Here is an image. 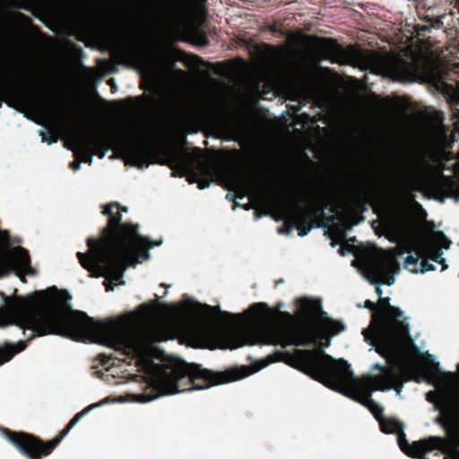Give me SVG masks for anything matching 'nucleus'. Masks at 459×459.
I'll return each mask as SVG.
<instances>
[{"mask_svg": "<svg viewBox=\"0 0 459 459\" xmlns=\"http://www.w3.org/2000/svg\"><path fill=\"white\" fill-rule=\"evenodd\" d=\"M116 324L117 351L125 348L132 352L135 364L158 391L155 395H135V402L145 403L165 395L204 390L250 375L245 367L231 368L224 372L211 371L178 357L167 358L162 364L156 363L154 359L162 352L158 343L171 339L173 333L169 324L152 316V307L148 303H143L136 311L117 316Z\"/></svg>", "mask_w": 459, "mask_h": 459, "instance_id": "f257e3e1", "label": "nucleus"}, {"mask_svg": "<svg viewBox=\"0 0 459 459\" xmlns=\"http://www.w3.org/2000/svg\"><path fill=\"white\" fill-rule=\"evenodd\" d=\"M55 292L45 306L30 297H4V308L0 309V325H14L22 329L25 341L0 347V366L15 354L24 351L27 342L48 334L60 335L76 342L97 343L115 350V316L94 320L86 313L74 310L69 304L72 297L67 290L53 286L45 291H36L39 299Z\"/></svg>", "mask_w": 459, "mask_h": 459, "instance_id": "f03ea898", "label": "nucleus"}, {"mask_svg": "<svg viewBox=\"0 0 459 459\" xmlns=\"http://www.w3.org/2000/svg\"><path fill=\"white\" fill-rule=\"evenodd\" d=\"M298 313L305 320H313V324L291 325L276 320L271 308L265 303L251 306L244 315L221 312L220 307L203 305L189 297L179 303H174V308L189 316L197 330L206 333L218 332L219 316L236 325H250L253 344H274L281 346H306L315 344L321 339L333 337L345 330L342 321H333L327 317L323 310L322 299H299Z\"/></svg>", "mask_w": 459, "mask_h": 459, "instance_id": "7ed1b4c3", "label": "nucleus"}, {"mask_svg": "<svg viewBox=\"0 0 459 459\" xmlns=\"http://www.w3.org/2000/svg\"><path fill=\"white\" fill-rule=\"evenodd\" d=\"M277 361H285L331 390L363 404L377 416L384 411V407L372 398L373 393L393 390V383L399 377L394 368L377 362L371 369H379L380 374L368 373L357 379L347 360L328 355L322 347L298 350L295 353L275 351L263 360L262 368Z\"/></svg>", "mask_w": 459, "mask_h": 459, "instance_id": "20e7f679", "label": "nucleus"}, {"mask_svg": "<svg viewBox=\"0 0 459 459\" xmlns=\"http://www.w3.org/2000/svg\"><path fill=\"white\" fill-rule=\"evenodd\" d=\"M322 59L334 64L358 66L362 70L372 69L373 73L399 82H414L422 79L424 67L409 62L400 56H382L377 53H366L359 49H343L335 41L328 39L322 48Z\"/></svg>", "mask_w": 459, "mask_h": 459, "instance_id": "39448f33", "label": "nucleus"}, {"mask_svg": "<svg viewBox=\"0 0 459 459\" xmlns=\"http://www.w3.org/2000/svg\"><path fill=\"white\" fill-rule=\"evenodd\" d=\"M115 202L102 206L101 213L108 215V225L101 230L100 237H89L86 240L88 251L78 252L77 258L81 265L91 277H104L103 284L107 291L115 289Z\"/></svg>", "mask_w": 459, "mask_h": 459, "instance_id": "423d86ee", "label": "nucleus"}, {"mask_svg": "<svg viewBox=\"0 0 459 459\" xmlns=\"http://www.w3.org/2000/svg\"><path fill=\"white\" fill-rule=\"evenodd\" d=\"M62 121L71 124L74 128V139L76 148H70L74 152L75 159L80 162H92V156L103 158L108 151H111L110 159H115V101L109 102L108 130L90 127L82 117L64 105L58 108Z\"/></svg>", "mask_w": 459, "mask_h": 459, "instance_id": "0eeeda50", "label": "nucleus"}, {"mask_svg": "<svg viewBox=\"0 0 459 459\" xmlns=\"http://www.w3.org/2000/svg\"><path fill=\"white\" fill-rule=\"evenodd\" d=\"M391 298L382 299L388 310L377 322L362 331L365 342L389 361L399 358L404 341L410 336V325L403 317V311L389 304Z\"/></svg>", "mask_w": 459, "mask_h": 459, "instance_id": "6e6552de", "label": "nucleus"}, {"mask_svg": "<svg viewBox=\"0 0 459 459\" xmlns=\"http://www.w3.org/2000/svg\"><path fill=\"white\" fill-rule=\"evenodd\" d=\"M120 204L117 203V287L126 284L123 276L127 268L135 266L151 257L150 248L160 247L162 238L152 241L139 233V224H123Z\"/></svg>", "mask_w": 459, "mask_h": 459, "instance_id": "1a4fd4ad", "label": "nucleus"}, {"mask_svg": "<svg viewBox=\"0 0 459 459\" xmlns=\"http://www.w3.org/2000/svg\"><path fill=\"white\" fill-rule=\"evenodd\" d=\"M115 403V396L109 395L99 403H92L76 413L66 427L53 439L45 442L39 437L23 431H13L3 429V436L28 459H41L49 455L75 424L92 409L106 403Z\"/></svg>", "mask_w": 459, "mask_h": 459, "instance_id": "9d476101", "label": "nucleus"}, {"mask_svg": "<svg viewBox=\"0 0 459 459\" xmlns=\"http://www.w3.org/2000/svg\"><path fill=\"white\" fill-rule=\"evenodd\" d=\"M427 401L432 403L439 414L434 420L446 432L443 448L449 446L459 447V385L445 384L437 392L429 391Z\"/></svg>", "mask_w": 459, "mask_h": 459, "instance_id": "9b49d317", "label": "nucleus"}, {"mask_svg": "<svg viewBox=\"0 0 459 459\" xmlns=\"http://www.w3.org/2000/svg\"><path fill=\"white\" fill-rule=\"evenodd\" d=\"M10 236L7 230H0V278L14 273L22 282L25 275H35L28 250L22 247H9Z\"/></svg>", "mask_w": 459, "mask_h": 459, "instance_id": "f8f14e48", "label": "nucleus"}, {"mask_svg": "<svg viewBox=\"0 0 459 459\" xmlns=\"http://www.w3.org/2000/svg\"><path fill=\"white\" fill-rule=\"evenodd\" d=\"M384 411L375 418L380 422L382 431L386 434L398 432V444L401 449L407 455L414 457L424 458V455L436 449L443 448L445 440L439 437H429L410 445L405 439L404 424L397 420H386L383 418Z\"/></svg>", "mask_w": 459, "mask_h": 459, "instance_id": "ddd939ff", "label": "nucleus"}, {"mask_svg": "<svg viewBox=\"0 0 459 459\" xmlns=\"http://www.w3.org/2000/svg\"><path fill=\"white\" fill-rule=\"evenodd\" d=\"M0 92L12 102L22 105L42 106L46 103L43 91L39 88L33 87L27 79L0 78Z\"/></svg>", "mask_w": 459, "mask_h": 459, "instance_id": "4468645a", "label": "nucleus"}, {"mask_svg": "<svg viewBox=\"0 0 459 459\" xmlns=\"http://www.w3.org/2000/svg\"><path fill=\"white\" fill-rule=\"evenodd\" d=\"M139 70L144 84L158 89L168 78L164 64L154 55H145L139 61Z\"/></svg>", "mask_w": 459, "mask_h": 459, "instance_id": "2eb2a0df", "label": "nucleus"}, {"mask_svg": "<svg viewBox=\"0 0 459 459\" xmlns=\"http://www.w3.org/2000/svg\"><path fill=\"white\" fill-rule=\"evenodd\" d=\"M395 261L388 256H382L371 261L365 270L364 277L376 287L379 298L383 296V282L379 279L385 277L394 266Z\"/></svg>", "mask_w": 459, "mask_h": 459, "instance_id": "dca6fc26", "label": "nucleus"}, {"mask_svg": "<svg viewBox=\"0 0 459 459\" xmlns=\"http://www.w3.org/2000/svg\"><path fill=\"white\" fill-rule=\"evenodd\" d=\"M153 133L149 131L139 132L134 143V152L135 155L136 164L141 169L149 167L147 158L152 149Z\"/></svg>", "mask_w": 459, "mask_h": 459, "instance_id": "f3484780", "label": "nucleus"}, {"mask_svg": "<svg viewBox=\"0 0 459 459\" xmlns=\"http://www.w3.org/2000/svg\"><path fill=\"white\" fill-rule=\"evenodd\" d=\"M100 367H92L91 368L94 370L93 375H96L98 377L105 380L108 383H112V380L115 378V362L112 355L107 356L105 354H100Z\"/></svg>", "mask_w": 459, "mask_h": 459, "instance_id": "a211bd4d", "label": "nucleus"}, {"mask_svg": "<svg viewBox=\"0 0 459 459\" xmlns=\"http://www.w3.org/2000/svg\"><path fill=\"white\" fill-rule=\"evenodd\" d=\"M109 71L115 70V0H109Z\"/></svg>", "mask_w": 459, "mask_h": 459, "instance_id": "6ab92c4d", "label": "nucleus"}, {"mask_svg": "<svg viewBox=\"0 0 459 459\" xmlns=\"http://www.w3.org/2000/svg\"><path fill=\"white\" fill-rule=\"evenodd\" d=\"M226 333L229 335V339L223 345L221 346L222 349H238L246 344V341L243 336L239 335L235 329L227 330Z\"/></svg>", "mask_w": 459, "mask_h": 459, "instance_id": "aec40b11", "label": "nucleus"}, {"mask_svg": "<svg viewBox=\"0 0 459 459\" xmlns=\"http://www.w3.org/2000/svg\"><path fill=\"white\" fill-rule=\"evenodd\" d=\"M428 21L430 22V25H418L417 30L419 33H424L429 31L432 28L434 29H441L443 27V22L441 18H429Z\"/></svg>", "mask_w": 459, "mask_h": 459, "instance_id": "412c9836", "label": "nucleus"}, {"mask_svg": "<svg viewBox=\"0 0 459 459\" xmlns=\"http://www.w3.org/2000/svg\"><path fill=\"white\" fill-rule=\"evenodd\" d=\"M436 269H437V266L434 264H430L428 261H423L421 264V266L419 270L411 269V272L412 273H426L427 272L435 271Z\"/></svg>", "mask_w": 459, "mask_h": 459, "instance_id": "4be33fe9", "label": "nucleus"}, {"mask_svg": "<svg viewBox=\"0 0 459 459\" xmlns=\"http://www.w3.org/2000/svg\"><path fill=\"white\" fill-rule=\"evenodd\" d=\"M444 251L443 249H439L438 252L432 256V259L437 262L442 264V272L446 271L448 268V264L446 259L443 256Z\"/></svg>", "mask_w": 459, "mask_h": 459, "instance_id": "5701e85b", "label": "nucleus"}, {"mask_svg": "<svg viewBox=\"0 0 459 459\" xmlns=\"http://www.w3.org/2000/svg\"><path fill=\"white\" fill-rule=\"evenodd\" d=\"M117 64L119 59V48H120V35H119V6L118 0H117Z\"/></svg>", "mask_w": 459, "mask_h": 459, "instance_id": "b1692460", "label": "nucleus"}, {"mask_svg": "<svg viewBox=\"0 0 459 459\" xmlns=\"http://www.w3.org/2000/svg\"><path fill=\"white\" fill-rule=\"evenodd\" d=\"M40 135L42 137V142H46L48 144L57 142L59 137L56 132H49L48 135H47L44 132L40 131Z\"/></svg>", "mask_w": 459, "mask_h": 459, "instance_id": "393cba45", "label": "nucleus"}, {"mask_svg": "<svg viewBox=\"0 0 459 459\" xmlns=\"http://www.w3.org/2000/svg\"><path fill=\"white\" fill-rule=\"evenodd\" d=\"M14 16H15V19L17 20V22H19L20 23H22L25 26L32 25L31 19L29 16H27L26 14L18 12V13H14Z\"/></svg>", "mask_w": 459, "mask_h": 459, "instance_id": "a878e982", "label": "nucleus"}, {"mask_svg": "<svg viewBox=\"0 0 459 459\" xmlns=\"http://www.w3.org/2000/svg\"><path fill=\"white\" fill-rule=\"evenodd\" d=\"M145 8L147 12L155 13L158 11L159 8V2L158 0H146L145 2Z\"/></svg>", "mask_w": 459, "mask_h": 459, "instance_id": "bb28decb", "label": "nucleus"}, {"mask_svg": "<svg viewBox=\"0 0 459 459\" xmlns=\"http://www.w3.org/2000/svg\"><path fill=\"white\" fill-rule=\"evenodd\" d=\"M419 257L415 256L412 253H410L403 258V265L407 269L409 265L412 264H418Z\"/></svg>", "mask_w": 459, "mask_h": 459, "instance_id": "cd10ccee", "label": "nucleus"}, {"mask_svg": "<svg viewBox=\"0 0 459 459\" xmlns=\"http://www.w3.org/2000/svg\"><path fill=\"white\" fill-rule=\"evenodd\" d=\"M121 108L120 103L117 100V158H118V152L120 148L119 144V121H118V110Z\"/></svg>", "mask_w": 459, "mask_h": 459, "instance_id": "c85d7f7f", "label": "nucleus"}, {"mask_svg": "<svg viewBox=\"0 0 459 459\" xmlns=\"http://www.w3.org/2000/svg\"><path fill=\"white\" fill-rule=\"evenodd\" d=\"M422 355L427 359H429L430 362H432L434 365H436L438 369H440L441 368V364L440 362L438 361L437 356H435L434 354L430 353L429 351H426L422 353Z\"/></svg>", "mask_w": 459, "mask_h": 459, "instance_id": "c756f323", "label": "nucleus"}, {"mask_svg": "<svg viewBox=\"0 0 459 459\" xmlns=\"http://www.w3.org/2000/svg\"><path fill=\"white\" fill-rule=\"evenodd\" d=\"M399 377L393 383L394 387L393 389L395 391V396L399 399H403V396L402 395L403 391V385H396V383L398 382Z\"/></svg>", "mask_w": 459, "mask_h": 459, "instance_id": "7c9ffc66", "label": "nucleus"}, {"mask_svg": "<svg viewBox=\"0 0 459 459\" xmlns=\"http://www.w3.org/2000/svg\"><path fill=\"white\" fill-rule=\"evenodd\" d=\"M195 43L198 45V46H206L207 45V39H205V37L203 35V34H200V33H197V39L195 40Z\"/></svg>", "mask_w": 459, "mask_h": 459, "instance_id": "2f4dec72", "label": "nucleus"}, {"mask_svg": "<svg viewBox=\"0 0 459 459\" xmlns=\"http://www.w3.org/2000/svg\"><path fill=\"white\" fill-rule=\"evenodd\" d=\"M310 231H311V228H308V227L301 228L299 231V236L300 238H304V237L307 236Z\"/></svg>", "mask_w": 459, "mask_h": 459, "instance_id": "473e14b6", "label": "nucleus"}, {"mask_svg": "<svg viewBox=\"0 0 459 459\" xmlns=\"http://www.w3.org/2000/svg\"><path fill=\"white\" fill-rule=\"evenodd\" d=\"M279 234H286L290 235L292 233V228L291 227H282L278 230Z\"/></svg>", "mask_w": 459, "mask_h": 459, "instance_id": "72a5a7b5", "label": "nucleus"}, {"mask_svg": "<svg viewBox=\"0 0 459 459\" xmlns=\"http://www.w3.org/2000/svg\"><path fill=\"white\" fill-rule=\"evenodd\" d=\"M338 253L342 255V256H346L348 255L351 254V249L350 247H342L339 250H338Z\"/></svg>", "mask_w": 459, "mask_h": 459, "instance_id": "f704fd0d", "label": "nucleus"}, {"mask_svg": "<svg viewBox=\"0 0 459 459\" xmlns=\"http://www.w3.org/2000/svg\"><path fill=\"white\" fill-rule=\"evenodd\" d=\"M69 166L73 170H77L80 169L81 162L78 159H75V160L72 161Z\"/></svg>", "mask_w": 459, "mask_h": 459, "instance_id": "c9c22d12", "label": "nucleus"}, {"mask_svg": "<svg viewBox=\"0 0 459 459\" xmlns=\"http://www.w3.org/2000/svg\"><path fill=\"white\" fill-rule=\"evenodd\" d=\"M395 280H396L395 275L390 276V277H388V278H387V279L383 282V284H385V285H387V286H392L393 284H394Z\"/></svg>", "mask_w": 459, "mask_h": 459, "instance_id": "e433bc0d", "label": "nucleus"}, {"mask_svg": "<svg viewBox=\"0 0 459 459\" xmlns=\"http://www.w3.org/2000/svg\"><path fill=\"white\" fill-rule=\"evenodd\" d=\"M108 85L110 86V90L113 92L115 90V78L110 77L108 81Z\"/></svg>", "mask_w": 459, "mask_h": 459, "instance_id": "4c0bfd02", "label": "nucleus"}, {"mask_svg": "<svg viewBox=\"0 0 459 459\" xmlns=\"http://www.w3.org/2000/svg\"><path fill=\"white\" fill-rule=\"evenodd\" d=\"M238 206L245 208L247 211H249L251 209L249 204H240L236 203L233 210L236 211Z\"/></svg>", "mask_w": 459, "mask_h": 459, "instance_id": "58836bf2", "label": "nucleus"}, {"mask_svg": "<svg viewBox=\"0 0 459 459\" xmlns=\"http://www.w3.org/2000/svg\"><path fill=\"white\" fill-rule=\"evenodd\" d=\"M226 198H227L228 200H230V201H233V202H235V203H236V199H237V198H240V199L244 198V195H239V196L235 197V196H233V195H230V194H228V195H227V196H226Z\"/></svg>", "mask_w": 459, "mask_h": 459, "instance_id": "ea45409f", "label": "nucleus"}, {"mask_svg": "<svg viewBox=\"0 0 459 459\" xmlns=\"http://www.w3.org/2000/svg\"><path fill=\"white\" fill-rule=\"evenodd\" d=\"M266 214H270L275 221H281L283 219L281 215H276L271 212H267Z\"/></svg>", "mask_w": 459, "mask_h": 459, "instance_id": "a19ab883", "label": "nucleus"}, {"mask_svg": "<svg viewBox=\"0 0 459 459\" xmlns=\"http://www.w3.org/2000/svg\"><path fill=\"white\" fill-rule=\"evenodd\" d=\"M320 227L321 226H320V224L318 222L314 221L309 228H311V230H313V229H317V228H320Z\"/></svg>", "mask_w": 459, "mask_h": 459, "instance_id": "79ce46f5", "label": "nucleus"}, {"mask_svg": "<svg viewBox=\"0 0 459 459\" xmlns=\"http://www.w3.org/2000/svg\"><path fill=\"white\" fill-rule=\"evenodd\" d=\"M413 344H414V349H415L416 352L419 354H421L420 348L419 346H417V344L414 342H413Z\"/></svg>", "mask_w": 459, "mask_h": 459, "instance_id": "37998d69", "label": "nucleus"}, {"mask_svg": "<svg viewBox=\"0 0 459 459\" xmlns=\"http://www.w3.org/2000/svg\"><path fill=\"white\" fill-rule=\"evenodd\" d=\"M337 244H338L337 241L332 240L331 243H330V247H335L337 246Z\"/></svg>", "mask_w": 459, "mask_h": 459, "instance_id": "c03bdc74", "label": "nucleus"}, {"mask_svg": "<svg viewBox=\"0 0 459 459\" xmlns=\"http://www.w3.org/2000/svg\"><path fill=\"white\" fill-rule=\"evenodd\" d=\"M209 186H210V183H208L207 185L200 184V185H199V187H200L201 189H204V188H205V187H208Z\"/></svg>", "mask_w": 459, "mask_h": 459, "instance_id": "a18cd8bd", "label": "nucleus"}, {"mask_svg": "<svg viewBox=\"0 0 459 459\" xmlns=\"http://www.w3.org/2000/svg\"><path fill=\"white\" fill-rule=\"evenodd\" d=\"M262 216L263 215L259 213L255 214V221H259L262 218Z\"/></svg>", "mask_w": 459, "mask_h": 459, "instance_id": "49530a36", "label": "nucleus"}, {"mask_svg": "<svg viewBox=\"0 0 459 459\" xmlns=\"http://www.w3.org/2000/svg\"><path fill=\"white\" fill-rule=\"evenodd\" d=\"M116 402H117V403H122V402H125V400H124V399H122V398H117V397Z\"/></svg>", "mask_w": 459, "mask_h": 459, "instance_id": "de8ad7c7", "label": "nucleus"}, {"mask_svg": "<svg viewBox=\"0 0 459 459\" xmlns=\"http://www.w3.org/2000/svg\"><path fill=\"white\" fill-rule=\"evenodd\" d=\"M447 383H448V384H456V385H459V382H457V381H454V380L449 381V382H447Z\"/></svg>", "mask_w": 459, "mask_h": 459, "instance_id": "09e8293b", "label": "nucleus"}, {"mask_svg": "<svg viewBox=\"0 0 459 459\" xmlns=\"http://www.w3.org/2000/svg\"><path fill=\"white\" fill-rule=\"evenodd\" d=\"M450 244H451V242L449 241V242L447 243V245L445 247V248H446V250H448V249L450 248Z\"/></svg>", "mask_w": 459, "mask_h": 459, "instance_id": "8fccbe9b", "label": "nucleus"}, {"mask_svg": "<svg viewBox=\"0 0 459 459\" xmlns=\"http://www.w3.org/2000/svg\"><path fill=\"white\" fill-rule=\"evenodd\" d=\"M175 105H176L177 108H179V101H178V100H176V104Z\"/></svg>", "mask_w": 459, "mask_h": 459, "instance_id": "3c124183", "label": "nucleus"}, {"mask_svg": "<svg viewBox=\"0 0 459 459\" xmlns=\"http://www.w3.org/2000/svg\"><path fill=\"white\" fill-rule=\"evenodd\" d=\"M437 199L440 200L442 203L445 202V198L444 197H437Z\"/></svg>", "mask_w": 459, "mask_h": 459, "instance_id": "603ef678", "label": "nucleus"}, {"mask_svg": "<svg viewBox=\"0 0 459 459\" xmlns=\"http://www.w3.org/2000/svg\"><path fill=\"white\" fill-rule=\"evenodd\" d=\"M454 459H459V452L455 454V458Z\"/></svg>", "mask_w": 459, "mask_h": 459, "instance_id": "864d4df0", "label": "nucleus"}, {"mask_svg": "<svg viewBox=\"0 0 459 459\" xmlns=\"http://www.w3.org/2000/svg\"><path fill=\"white\" fill-rule=\"evenodd\" d=\"M158 304H159V300L157 299V300L154 302L153 306H158Z\"/></svg>", "mask_w": 459, "mask_h": 459, "instance_id": "5fc2aeb1", "label": "nucleus"}, {"mask_svg": "<svg viewBox=\"0 0 459 459\" xmlns=\"http://www.w3.org/2000/svg\"><path fill=\"white\" fill-rule=\"evenodd\" d=\"M282 306H283V304H279V305H278V307H279V308H281V307H282Z\"/></svg>", "mask_w": 459, "mask_h": 459, "instance_id": "6e6d98bb", "label": "nucleus"}, {"mask_svg": "<svg viewBox=\"0 0 459 459\" xmlns=\"http://www.w3.org/2000/svg\"><path fill=\"white\" fill-rule=\"evenodd\" d=\"M457 100H458V102H459V93H458V96H457Z\"/></svg>", "mask_w": 459, "mask_h": 459, "instance_id": "4d7b16f0", "label": "nucleus"}]
</instances>
